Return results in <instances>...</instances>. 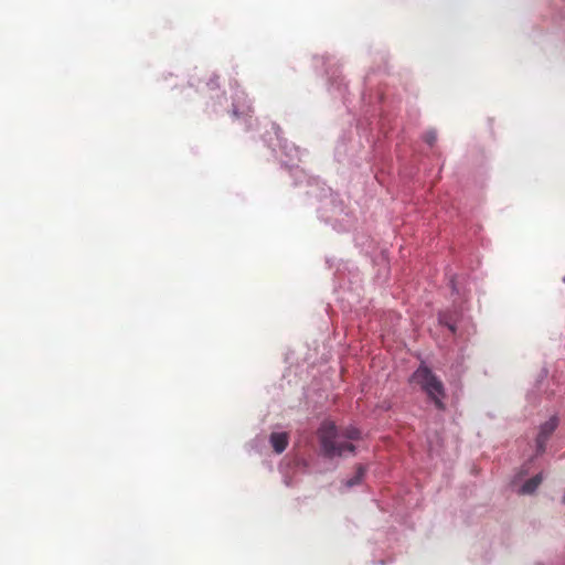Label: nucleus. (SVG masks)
<instances>
[{
	"instance_id": "1",
	"label": "nucleus",
	"mask_w": 565,
	"mask_h": 565,
	"mask_svg": "<svg viewBox=\"0 0 565 565\" xmlns=\"http://www.w3.org/2000/svg\"><path fill=\"white\" fill-rule=\"evenodd\" d=\"M318 435L321 449L329 458L353 454L355 447L351 441L361 437V433L356 427L350 426L343 431H339L332 422H323L319 428Z\"/></svg>"
},
{
	"instance_id": "2",
	"label": "nucleus",
	"mask_w": 565,
	"mask_h": 565,
	"mask_svg": "<svg viewBox=\"0 0 565 565\" xmlns=\"http://www.w3.org/2000/svg\"><path fill=\"white\" fill-rule=\"evenodd\" d=\"M412 381L418 384L438 408H444L445 396L441 381L426 365H420L413 374Z\"/></svg>"
},
{
	"instance_id": "3",
	"label": "nucleus",
	"mask_w": 565,
	"mask_h": 565,
	"mask_svg": "<svg viewBox=\"0 0 565 565\" xmlns=\"http://www.w3.org/2000/svg\"><path fill=\"white\" fill-rule=\"evenodd\" d=\"M558 425V418L556 416H551L548 420L540 426V431L536 437V448L537 452L542 454L545 449V443L548 437L553 434Z\"/></svg>"
},
{
	"instance_id": "4",
	"label": "nucleus",
	"mask_w": 565,
	"mask_h": 565,
	"mask_svg": "<svg viewBox=\"0 0 565 565\" xmlns=\"http://www.w3.org/2000/svg\"><path fill=\"white\" fill-rule=\"evenodd\" d=\"M270 445L277 454H281L288 446L286 433H273L269 438Z\"/></svg>"
},
{
	"instance_id": "5",
	"label": "nucleus",
	"mask_w": 565,
	"mask_h": 565,
	"mask_svg": "<svg viewBox=\"0 0 565 565\" xmlns=\"http://www.w3.org/2000/svg\"><path fill=\"white\" fill-rule=\"evenodd\" d=\"M273 129H274V132L276 135V138H277V141H278V146L284 150L286 151L287 156L291 157V158H298L299 157V149L296 148L295 146H288L287 141L284 140L281 137H280V129L278 126H276L275 124H273Z\"/></svg>"
},
{
	"instance_id": "6",
	"label": "nucleus",
	"mask_w": 565,
	"mask_h": 565,
	"mask_svg": "<svg viewBox=\"0 0 565 565\" xmlns=\"http://www.w3.org/2000/svg\"><path fill=\"white\" fill-rule=\"evenodd\" d=\"M542 480H543V477L541 473L535 475L534 477L529 479L526 482H524L521 486V488L518 490V492L521 494H531L539 488Z\"/></svg>"
},
{
	"instance_id": "7",
	"label": "nucleus",
	"mask_w": 565,
	"mask_h": 565,
	"mask_svg": "<svg viewBox=\"0 0 565 565\" xmlns=\"http://www.w3.org/2000/svg\"><path fill=\"white\" fill-rule=\"evenodd\" d=\"M244 93L236 94V98L233 103V115L238 117L239 115H246L250 111V106L245 104Z\"/></svg>"
},
{
	"instance_id": "8",
	"label": "nucleus",
	"mask_w": 565,
	"mask_h": 565,
	"mask_svg": "<svg viewBox=\"0 0 565 565\" xmlns=\"http://www.w3.org/2000/svg\"><path fill=\"white\" fill-rule=\"evenodd\" d=\"M364 473H365V468H364V467H362V466H360V467L356 469V472H355L354 477H353V478H350V479H348V480L345 481V483H344V484H345V487H347V488H352V487H354V486L359 484V483L362 481V479H363V477H364Z\"/></svg>"
},
{
	"instance_id": "9",
	"label": "nucleus",
	"mask_w": 565,
	"mask_h": 565,
	"mask_svg": "<svg viewBox=\"0 0 565 565\" xmlns=\"http://www.w3.org/2000/svg\"><path fill=\"white\" fill-rule=\"evenodd\" d=\"M436 138H437V136H436V134H435L434 131H427V132L425 134V141H426L428 145H430V146H433V145H434V142L436 141Z\"/></svg>"
},
{
	"instance_id": "10",
	"label": "nucleus",
	"mask_w": 565,
	"mask_h": 565,
	"mask_svg": "<svg viewBox=\"0 0 565 565\" xmlns=\"http://www.w3.org/2000/svg\"><path fill=\"white\" fill-rule=\"evenodd\" d=\"M439 320H440L441 323H445L450 329L451 332L456 331V326L452 324V323L444 321V317H440Z\"/></svg>"
},
{
	"instance_id": "11",
	"label": "nucleus",
	"mask_w": 565,
	"mask_h": 565,
	"mask_svg": "<svg viewBox=\"0 0 565 565\" xmlns=\"http://www.w3.org/2000/svg\"><path fill=\"white\" fill-rule=\"evenodd\" d=\"M562 502L565 503V489H564V492H563V495H562Z\"/></svg>"
},
{
	"instance_id": "12",
	"label": "nucleus",
	"mask_w": 565,
	"mask_h": 565,
	"mask_svg": "<svg viewBox=\"0 0 565 565\" xmlns=\"http://www.w3.org/2000/svg\"><path fill=\"white\" fill-rule=\"evenodd\" d=\"M518 479H521V475L516 476V479L513 481V483H515Z\"/></svg>"
}]
</instances>
